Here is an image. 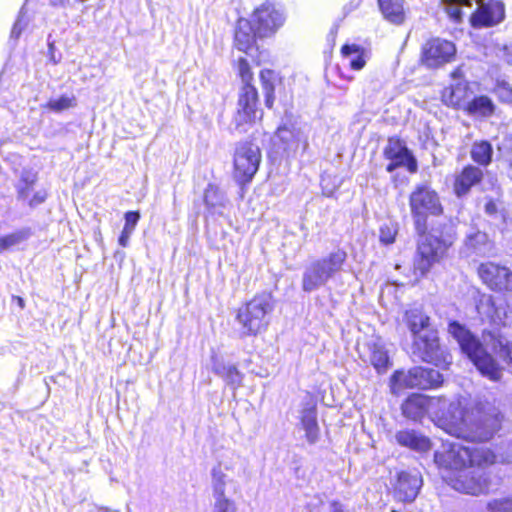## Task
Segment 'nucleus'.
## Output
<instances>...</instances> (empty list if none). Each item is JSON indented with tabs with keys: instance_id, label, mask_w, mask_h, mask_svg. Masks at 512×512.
<instances>
[{
	"instance_id": "f257e3e1",
	"label": "nucleus",
	"mask_w": 512,
	"mask_h": 512,
	"mask_svg": "<svg viewBox=\"0 0 512 512\" xmlns=\"http://www.w3.org/2000/svg\"><path fill=\"white\" fill-rule=\"evenodd\" d=\"M402 413L413 421L428 416L443 431L457 439L484 442L500 429L503 415L495 401L479 400L470 410L461 399L409 396L402 404Z\"/></svg>"
},
{
	"instance_id": "f03ea898",
	"label": "nucleus",
	"mask_w": 512,
	"mask_h": 512,
	"mask_svg": "<svg viewBox=\"0 0 512 512\" xmlns=\"http://www.w3.org/2000/svg\"><path fill=\"white\" fill-rule=\"evenodd\" d=\"M411 213L414 218L416 231L421 235L418 242V254L415 260V269L421 275L426 274L431 266L443 257L454 241V231H449L438 237L433 234L425 235L427 230V217L437 216L443 212V207L436 191L426 185L416 187L409 198Z\"/></svg>"
},
{
	"instance_id": "7ed1b4c3",
	"label": "nucleus",
	"mask_w": 512,
	"mask_h": 512,
	"mask_svg": "<svg viewBox=\"0 0 512 512\" xmlns=\"http://www.w3.org/2000/svg\"><path fill=\"white\" fill-rule=\"evenodd\" d=\"M448 331L481 375L494 382L500 381L503 368L488 350L493 352L498 360L509 364L512 363V343L491 332H484L481 342L470 330L457 321L449 323Z\"/></svg>"
},
{
	"instance_id": "20e7f679",
	"label": "nucleus",
	"mask_w": 512,
	"mask_h": 512,
	"mask_svg": "<svg viewBox=\"0 0 512 512\" xmlns=\"http://www.w3.org/2000/svg\"><path fill=\"white\" fill-rule=\"evenodd\" d=\"M404 322L412 334L413 356L441 368L451 364V356L440 345L437 330L431 326L430 317L421 308L406 310Z\"/></svg>"
},
{
	"instance_id": "39448f33",
	"label": "nucleus",
	"mask_w": 512,
	"mask_h": 512,
	"mask_svg": "<svg viewBox=\"0 0 512 512\" xmlns=\"http://www.w3.org/2000/svg\"><path fill=\"white\" fill-rule=\"evenodd\" d=\"M494 452L488 448H471L458 441H443L440 449L435 451L434 461L439 468L456 473L468 464L491 465L494 463Z\"/></svg>"
},
{
	"instance_id": "423d86ee",
	"label": "nucleus",
	"mask_w": 512,
	"mask_h": 512,
	"mask_svg": "<svg viewBox=\"0 0 512 512\" xmlns=\"http://www.w3.org/2000/svg\"><path fill=\"white\" fill-rule=\"evenodd\" d=\"M273 310L274 301L269 293L256 295L242 305L236 315V321L241 327V336H256L265 331L270 323V315Z\"/></svg>"
},
{
	"instance_id": "0eeeda50",
	"label": "nucleus",
	"mask_w": 512,
	"mask_h": 512,
	"mask_svg": "<svg viewBox=\"0 0 512 512\" xmlns=\"http://www.w3.org/2000/svg\"><path fill=\"white\" fill-rule=\"evenodd\" d=\"M443 382L442 374L433 368L414 367L407 372L395 371L390 386L393 394L398 395L405 388L430 389L439 387Z\"/></svg>"
},
{
	"instance_id": "6e6552de",
	"label": "nucleus",
	"mask_w": 512,
	"mask_h": 512,
	"mask_svg": "<svg viewBox=\"0 0 512 512\" xmlns=\"http://www.w3.org/2000/svg\"><path fill=\"white\" fill-rule=\"evenodd\" d=\"M487 465L468 464L456 471L450 478V485L456 491L479 495L491 490V478L486 471Z\"/></svg>"
},
{
	"instance_id": "1a4fd4ad",
	"label": "nucleus",
	"mask_w": 512,
	"mask_h": 512,
	"mask_svg": "<svg viewBox=\"0 0 512 512\" xmlns=\"http://www.w3.org/2000/svg\"><path fill=\"white\" fill-rule=\"evenodd\" d=\"M447 4H457L470 7L473 0H442ZM477 9L470 17L474 28H489L502 23L505 19V5L501 0H474Z\"/></svg>"
},
{
	"instance_id": "9d476101",
	"label": "nucleus",
	"mask_w": 512,
	"mask_h": 512,
	"mask_svg": "<svg viewBox=\"0 0 512 512\" xmlns=\"http://www.w3.org/2000/svg\"><path fill=\"white\" fill-rule=\"evenodd\" d=\"M261 161L259 147L251 142H240L234 153V178L239 184L249 183L258 171Z\"/></svg>"
},
{
	"instance_id": "9b49d317",
	"label": "nucleus",
	"mask_w": 512,
	"mask_h": 512,
	"mask_svg": "<svg viewBox=\"0 0 512 512\" xmlns=\"http://www.w3.org/2000/svg\"><path fill=\"white\" fill-rule=\"evenodd\" d=\"M258 92L253 85H243L240 90L237 112L234 116L235 129L245 133L259 119L262 111L257 108Z\"/></svg>"
},
{
	"instance_id": "f8f14e48",
	"label": "nucleus",
	"mask_w": 512,
	"mask_h": 512,
	"mask_svg": "<svg viewBox=\"0 0 512 512\" xmlns=\"http://www.w3.org/2000/svg\"><path fill=\"white\" fill-rule=\"evenodd\" d=\"M273 144L287 155L308 147V134L305 127L296 122H285L278 127L273 137Z\"/></svg>"
},
{
	"instance_id": "ddd939ff",
	"label": "nucleus",
	"mask_w": 512,
	"mask_h": 512,
	"mask_svg": "<svg viewBox=\"0 0 512 512\" xmlns=\"http://www.w3.org/2000/svg\"><path fill=\"white\" fill-rule=\"evenodd\" d=\"M285 22V16L281 8L273 2L266 1L257 7L252 15V23L259 37H267L274 34Z\"/></svg>"
},
{
	"instance_id": "4468645a",
	"label": "nucleus",
	"mask_w": 512,
	"mask_h": 512,
	"mask_svg": "<svg viewBox=\"0 0 512 512\" xmlns=\"http://www.w3.org/2000/svg\"><path fill=\"white\" fill-rule=\"evenodd\" d=\"M241 456L234 450L223 452L217 464L211 469V488L220 484L221 488H232L235 490V482L230 478L227 472L237 473L242 466Z\"/></svg>"
},
{
	"instance_id": "2eb2a0df",
	"label": "nucleus",
	"mask_w": 512,
	"mask_h": 512,
	"mask_svg": "<svg viewBox=\"0 0 512 512\" xmlns=\"http://www.w3.org/2000/svg\"><path fill=\"white\" fill-rule=\"evenodd\" d=\"M455 45L445 39L433 38L422 46L421 61L428 68H437L453 60Z\"/></svg>"
},
{
	"instance_id": "dca6fc26",
	"label": "nucleus",
	"mask_w": 512,
	"mask_h": 512,
	"mask_svg": "<svg viewBox=\"0 0 512 512\" xmlns=\"http://www.w3.org/2000/svg\"><path fill=\"white\" fill-rule=\"evenodd\" d=\"M478 273L482 281L495 291H512V271L493 262L480 265Z\"/></svg>"
},
{
	"instance_id": "f3484780",
	"label": "nucleus",
	"mask_w": 512,
	"mask_h": 512,
	"mask_svg": "<svg viewBox=\"0 0 512 512\" xmlns=\"http://www.w3.org/2000/svg\"><path fill=\"white\" fill-rule=\"evenodd\" d=\"M384 156L386 159L390 160V163L386 167L388 172H393L398 167H406L411 173L417 171L416 159L406 145L399 139H389L384 149Z\"/></svg>"
},
{
	"instance_id": "a211bd4d",
	"label": "nucleus",
	"mask_w": 512,
	"mask_h": 512,
	"mask_svg": "<svg viewBox=\"0 0 512 512\" xmlns=\"http://www.w3.org/2000/svg\"><path fill=\"white\" fill-rule=\"evenodd\" d=\"M452 78L455 80L454 84H451L449 87H446L442 92V100L443 102L455 108H461L466 106L469 96V87L468 83L463 81L462 71L460 68H457L451 73Z\"/></svg>"
},
{
	"instance_id": "6ab92c4d",
	"label": "nucleus",
	"mask_w": 512,
	"mask_h": 512,
	"mask_svg": "<svg viewBox=\"0 0 512 512\" xmlns=\"http://www.w3.org/2000/svg\"><path fill=\"white\" fill-rule=\"evenodd\" d=\"M422 486V478L417 471H401L398 473L396 494L405 502H412Z\"/></svg>"
},
{
	"instance_id": "aec40b11",
	"label": "nucleus",
	"mask_w": 512,
	"mask_h": 512,
	"mask_svg": "<svg viewBox=\"0 0 512 512\" xmlns=\"http://www.w3.org/2000/svg\"><path fill=\"white\" fill-rule=\"evenodd\" d=\"M483 171L474 165L465 166L462 171L455 176L453 190L458 198L467 196L472 187L479 184L483 179Z\"/></svg>"
},
{
	"instance_id": "412c9836",
	"label": "nucleus",
	"mask_w": 512,
	"mask_h": 512,
	"mask_svg": "<svg viewBox=\"0 0 512 512\" xmlns=\"http://www.w3.org/2000/svg\"><path fill=\"white\" fill-rule=\"evenodd\" d=\"M211 370L221 377L233 390H236L242 385L243 374L235 365L225 363L224 360L215 353L211 355Z\"/></svg>"
},
{
	"instance_id": "4be33fe9",
	"label": "nucleus",
	"mask_w": 512,
	"mask_h": 512,
	"mask_svg": "<svg viewBox=\"0 0 512 512\" xmlns=\"http://www.w3.org/2000/svg\"><path fill=\"white\" fill-rule=\"evenodd\" d=\"M300 427L305 432V438L309 444H315L320 437V428L317 421V408L314 404L307 403L300 411Z\"/></svg>"
},
{
	"instance_id": "5701e85b",
	"label": "nucleus",
	"mask_w": 512,
	"mask_h": 512,
	"mask_svg": "<svg viewBox=\"0 0 512 512\" xmlns=\"http://www.w3.org/2000/svg\"><path fill=\"white\" fill-rule=\"evenodd\" d=\"M346 259L347 253L342 249H337L324 257L313 260V262L329 281L342 270Z\"/></svg>"
},
{
	"instance_id": "b1692460",
	"label": "nucleus",
	"mask_w": 512,
	"mask_h": 512,
	"mask_svg": "<svg viewBox=\"0 0 512 512\" xmlns=\"http://www.w3.org/2000/svg\"><path fill=\"white\" fill-rule=\"evenodd\" d=\"M346 259L347 253L342 249H337L324 257L313 260V262L329 281L342 270Z\"/></svg>"
},
{
	"instance_id": "393cba45",
	"label": "nucleus",
	"mask_w": 512,
	"mask_h": 512,
	"mask_svg": "<svg viewBox=\"0 0 512 512\" xmlns=\"http://www.w3.org/2000/svg\"><path fill=\"white\" fill-rule=\"evenodd\" d=\"M341 55L352 70L360 71L370 59L371 52L357 43H346L341 47Z\"/></svg>"
},
{
	"instance_id": "a878e982",
	"label": "nucleus",
	"mask_w": 512,
	"mask_h": 512,
	"mask_svg": "<svg viewBox=\"0 0 512 512\" xmlns=\"http://www.w3.org/2000/svg\"><path fill=\"white\" fill-rule=\"evenodd\" d=\"M395 439L399 445L417 452H427L432 447L428 437L412 429L398 431Z\"/></svg>"
},
{
	"instance_id": "bb28decb",
	"label": "nucleus",
	"mask_w": 512,
	"mask_h": 512,
	"mask_svg": "<svg viewBox=\"0 0 512 512\" xmlns=\"http://www.w3.org/2000/svg\"><path fill=\"white\" fill-rule=\"evenodd\" d=\"M204 203L211 216H222L228 204L226 195L214 184H209L204 192Z\"/></svg>"
},
{
	"instance_id": "cd10ccee",
	"label": "nucleus",
	"mask_w": 512,
	"mask_h": 512,
	"mask_svg": "<svg viewBox=\"0 0 512 512\" xmlns=\"http://www.w3.org/2000/svg\"><path fill=\"white\" fill-rule=\"evenodd\" d=\"M256 35V29L252 22L246 19H239L234 36L235 47L240 51L248 52L255 43Z\"/></svg>"
},
{
	"instance_id": "c85d7f7f",
	"label": "nucleus",
	"mask_w": 512,
	"mask_h": 512,
	"mask_svg": "<svg viewBox=\"0 0 512 512\" xmlns=\"http://www.w3.org/2000/svg\"><path fill=\"white\" fill-rule=\"evenodd\" d=\"M38 181V173L30 168H24L20 171L18 180L15 183V190L18 201L28 200Z\"/></svg>"
},
{
	"instance_id": "c756f323",
	"label": "nucleus",
	"mask_w": 512,
	"mask_h": 512,
	"mask_svg": "<svg viewBox=\"0 0 512 512\" xmlns=\"http://www.w3.org/2000/svg\"><path fill=\"white\" fill-rule=\"evenodd\" d=\"M379 9L385 20L401 25L405 20L404 0H378Z\"/></svg>"
},
{
	"instance_id": "7c9ffc66",
	"label": "nucleus",
	"mask_w": 512,
	"mask_h": 512,
	"mask_svg": "<svg viewBox=\"0 0 512 512\" xmlns=\"http://www.w3.org/2000/svg\"><path fill=\"white\" fill-rule=\"evenodd\" d=\"M328 282L324 274L321 273L316 264L311 261L304 269L302 276V289L305 292H313L324 286Z\"/></svg>"
},
{
	"instance_id": "2f4dec72",
	"label": "nucleus",
	"mask_w": 512,
	"mask_h": 512,
	"mask_svg": "<svg viewBox=\"0 0 512 512\" xmlns=\"http://www.w3.org/2000/svg\"><path fill=\"white\" fill-rule=\"evenodd\" d=\"M465 110L471 116L489 118L495 112V104L488 96L481 95L467 101Z\"/></svg>"
},
{
	"instance_id": "473e14b6",
	"label": "nucleus",
	"mask_w": 512,
	"mask_h": 512,
	"mask_svg": "<svg viewBox=\"0 0 512 512\" xmlns=\"http://www.w3.org/2000/svg\"><path fill=\"white\" fill-rule=\"evenodd\" d=\"M212 489L214 499L213 512H236V504L227 495L228 489L221 488L220 484Z\"/></svg>"
},
{
	"instance_id": "72a5a7b5",
	"label": "nucleus",
	"mask_w": 512,
	"mask_h": 512,
	"mask_svg": "<svg viewBox=\"0 0 512 512\" xmlns=\"http://www.w3.org/2000/svg\"><path fill=\"white\" fill-rule=\"evenodd\" d=\"M493 148L488 141H476L473 143L470 156L474 162L481 166H488L492 161Z\"/></svg>"
},
{
	"instance_id": "f704fd0d",
	"label": "nucleus",
	"mask_w": 512,
	"mask_h": 512,
	"mask_svg": "<svg viewBox=\"0 0 512 512\" xmlns=\"http://www.w3.org/2000/svg\"><path fill=\"white\" fill-rule=\"evenodd\" d=\"M260 81L265 96V105L272 108L274 104L275 74L272 70L264 69L260 72Z\"/></svg>"
},
{
	"instance_id": "c9c22d12",
	"label": "nucleus",
	"mask_w": 512,
	"mask_h": 512,
	"mask_svg": "<svg viewBox=\"0 0 512 512\" xmlns=\"http://www.w3.org/2000/svg\"><path fill=\"white\" fill-rule=\"evenodd\" d=\"M370 362L378 372H384L389 366V356L382 344L373 343L370 346Z\"/></svg>"
},
{
	"instance_id": "e433bc0d",
	"label": "nucleus",
	"mask_w": 512,
	"mask_h": 512,
	"mask_svg": "<svg viewBox=\"0 0 512 512\" xmlns=\"http://www.w3.org/2000/svg\"><path fill=\"white\" fill-rule=\"evenodd\" d=\"M484 304L489 306V307L491 306V307L494 308V311H495V314H496V318H495L494 321H499L503 325H509L512 322V310L510 311L511 319L508 316V310H510L509 304L501 303V304L495 306V304L493 303L492 299L489 297V298H486V299L482 300L481 301V305L478 306V310H479L480 313H481V307Z\"/></svg>"
},
{
	"instance_id": "4c0bfd02",
	"label": "nucleus",
	"mask_w": 512,
	"mask_h": 512,
	"mask_svg": "<svg viewBox=\"0 0 512 512\" xmlns=\"http://www.w3.org/2000/svg\"><path fill=\"white\" fill-rule=\"evenodd\" d=\"M465 245L471 247L476 253H485L488 245L487 236L481 232L466 236Z\"/></svg>"
},
{
	"instance_id": "58836bf2",
	"label": "nucleus",
	"mask_w": 512,
	"mask_h": 512,
	"mask_svg": "<svg viewBox=\"0 0 512 512\" xmlns=\"http://www.w3.org/2000/svg\"><path fill=\"white\" fill-rule=\"evenodd\" d=\"M76 100L72 96L62 95L57 99H51L46 104V107L55 112H61L68 108L74 107Z\"/></svg>"
},
{
	"instance_id": "ea45409f",
	"label": "nucleus",
	"mask_w": 512,
	"mask_h": 512,
	"mask_svg": "<svg viewBox=\"0 0 512 512\" xmlns=\"http://www.w3.org/2000/svg\"><path fill=\"white\" fill-rule=\"evenodd\" d=\"M26 238V234L23 231H18L5 236L0 237V253L3 251L21 243Z\"/></svg>"
},
{
	"instance_id": "a19ab883",
	"label": "nucleus",
	"mask_w": 512,
	"mask_h": 512,
	"mask_svg": "<svg viewBox=\"0 0 512 512\" xmlns=\"http://www.w3.org/2000/svg\"><path fill=\"white\" fill-rule=\"evenodd\" d=\"M494 93L501 102L512 103V87L505 80H497Z\"/></svg>"
},
{
	"instance_id": "79ce46f5",
	"label": "nucleus",
	"mask_w": 512,
	"mask_h": 512,
	"mask_svg": "<svg viewBox=\"0 0 512 512\" xmlns=\"http://www.w3.org/2000/svg\"><path fill=\"white\" fill-rule=\"evenodd\" d=\"M487 509L491 512H512V497L491 500L487 503Z\"/></svg>"
},
{
	"instance_id": "37998d69",
	"label": "nucleus",
	"mask_w": 512,
	"mask_h": 512,
	"mask_svg": "<svg viewBox=\"0 0 512 512\" xmlns=\"http://www.w3.org/2000/svg\"><path fill=\"white\" fill-rule=\"evenodd\" d=\"M495 455V462L512 464V440L507 444L500 446Z\"/></svg>"
},
{
	"instance_id": "c03bdc74",
	"label": "nucleus",
	"mask_w": 512,
	"mask_h": 512,
	"mask_svg": "<svg viewBox=\"0 0 512 512\" xmlns=\"http://www.w3.org/2000/svg\"><path fill=\"white\" fill-rule=\"evenodd\" d=\"M238 72L244 85H251L253 74L250 69V65L245 58L238 59Z\"/></svg>"
},
{
	"instance_id": "a18cd8bd",
	"label": "nucleus",
	"mask_w": 512,
	"mask_h": 512,
	"mask_svg": "<svg viewBox=\"0 0 512 512\" xmlns=\"http://www.w3.org/2000/svg\"><path fill=\"white\" fill-rule=\"evenodd\" d=\"M48 193L45 189L37 190L33 193V195L30 194L28 200L24 201L27 203V205L31 208H35L39 206L40 204L44 203L47 199Z\"/></svg>"
},
{
	"instance_id": "49530a36",
	"label": "nucleus",
	"mask_w": 512,
	"mask_h": 512,
	"mask_svg": "<svg viewBox=\"0 0 512 512\" xmlns=\"http://www.w3.org/2000/svg\"><path fill=\"white\" fill-rule=\"evenodd\" d=\"M125 225L124 229L134 232L136 225L140 219V214L137 211H128L124 215Z\"/></svg>"
},
{
	"instance_id": "de8ad7c7",
	"label": "nucleus",
	"mask_w": 512,
	"mask_h": 512,
	"mask_svg": "<svg viewBox=\"0 0 512 512\" xmlns=\"http://www.w3.org/2000/svg\"><path fill=\"white\" fill-rule=\"evenodd\" d=\"M23 8L21 9L19 16L14 23L12 30H11V38L18 39L26 27V23L23 21Z\"/></svg>"
},
{
	"instance_id": "09e8293b",
	"label": "nucleus",
	"mask_w": 512,
	"mask_h": 512,
	"mask_svg": "<svg viewBox=\"0 0 512 512\" xmlns=\"http://www.w3.org/2000/svg\"><path fill=\"white\" fill-rule=\"evenodd\" d=\"M396 231L388 226H383L380 229V241L384 244H391L395 240Z\"/></svg>"
},
{
	"instance_id": "8fccbe9b",
	"label": "nucleus",
	"mask_w": 512,
	"mask_h": 512,
	"mask_svg": "<svg viewBox=\"0 0 512 512\" xmlns=\"http://www.w3.org/2000/svg\"><path fill=\"white\" fill-rule=\"evenodd\" d=\"M132 234H133L132 231H129L128 229L123 228V230L118 238L119 245L122 247H127L129 245L130 237Z\"/></svg>"
},
{
	"instance_id": "3c124183",
	"label": "nucleus",
	"mask_w": 512,
	"mask_h": 512,
	"mask_svg": "<svg viewBox=\"0 0 512 512\" xmlns=\"http://www.w3.org/2000/svg\"><path fill=\"white\" fill-rule=\"evenodd\" d=\"M502 58L506 63L512 64V44L503 47Z\"/></svg>"
},
{
	"instance_id": "603ef678",
	"label": "nucleus",
	"mask_w": 512,
	"mask_h": 512,
	"mask_svg": "<svg viewBox=\"0 0 512 512\" xmlns=\"http://www.w3.org/2000/svg\"><path fill=\"white\" fill-rule=\"evenodd\" d=\"M330 512H345L344 505L339 501H332L330 503Z\"/></svg>"
},
{
	"instance_id": "864d4df0",
	"label": "nucleus",
	"mask_w": 512,
	"mask_h": 512,
	"mask_svg": "<svg viewBox=\"0 0 512 512\" xmlns=\"http://www.w3.org/2000/svg\"><path fill=\"white\" fill-rule=\"evenodd\" d=\"M497 207L496 204L493 201H489L485 204V212L489 215H493L496 213Z\"/></svg>"
},
{
	"instance_id": "5fc2aeb1",
	"label": "nucleus",
	"mask_w": 512,
	"mask_h": 512,
	"mask_svg": "<svg viewBox=\"0 0 512 512\" xmlns=\"http://www.w3.org/2000/svg\"><path fill=\"white\" fill-rule=\"evenodd\" d=\"M49 3L53 7H66L69 0H49Z\"/></svg>"
},
{
	"instance_id": "6e6d98bb",
	"label": "nucleus",
	"mask_w": 512,
	"mask_h": 512,
	"mask_svg": "<svg viewBox=\"0 0 512 512\" xmlns=\"http://www.w3.org/2000/svg\"><path fill=\"white\" fill-rule=\"evenodd\" d=\"M49 52H50V61L53 62L54 64L59 63L60 58H56V56L54 54V44L53 43L49 44Z\"/></svg>"
},
{
	"instance_id": "4d7b16f0",
	"label": "nucleus",
	"mask_w": 512,
	"mask_h": 512,
	"mask_svg": "<svg viewBox=\"0 0 512 512\" xmlns=\"http://www.w3.org/2000/svg\"><path fill=\"white\" fill-rule=\"evenodd\" d=\"M17 302H18V304H19V306H20L21 308H23V307H24V300H23L22 298L17 297Z\"/></svg>"
},
{
	"instance_id": "13d9d810",
	"label": "nucleus",
	"mask_w": 512,
	"mask_h": 512,
	"mask_svg": "<svg viewBox=\"0 0 512 512\" xmlns=\"http://www.w3.org/2000/svg\"><path fill=\"white\" fill-rule=\"evenodd\" d=\"M103 512H118V511H113L112 509L108 508V507H104L102 508Z\"/></svg>"
},
{
	"instance_id": "bf43d9fd",
	"label": "nucleus",
	"mask_w": 512,
	"mask_h": 512,
	"mask_svg": "<svg viewBox=\"0 0 512 512\" xmlns=\"http://www.w3.org/2000/svg\"><path fill=\"white\" fill-rule=\"evenodd\" d=\"M453 16L455 18H459L460 17V12L457 10L456 12L453 13Z\"/></svg>"
}]
</instances>
